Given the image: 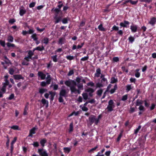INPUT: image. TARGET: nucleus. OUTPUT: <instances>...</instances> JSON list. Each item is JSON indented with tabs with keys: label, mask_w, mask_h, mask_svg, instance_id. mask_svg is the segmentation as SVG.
I'll list each match as a JSON object with an SVG mask.
<instances>
[{
	"label": "nucleus",
	"mask_w": 156,
	"mask_h": 156,
	"mask_svg": "<svg viewBox=\"0 0 156 156\" xmlns=\"http://www.w3.org/2000/svg\"><path fill=\"white\" fill-rule=\"evenodd\" d=\"M65 84L67 86L70 87V90L72 92L77 93L80 94V91L77 90L76 88V83L74 80H69L65 82Z\"/></svg>",
	"instance_id": "f257e3e1"
},
{
	"label": "nucleus",
	"mask_w": 156,
	"mask_h": 156,
	"mask_svg": "<svg viewBox=\"0 0 156 156\" xmlns=\"http://www.w3.org/2000/svg\"><path fill=\"white\" fill-rule=\"evenodd\" d=\"M101 80L96 84V87H100L106 85L108 84L107 80L105 78V76L101 74Z\"/></svg>",
	"instance_id": "f03ea898"
},
{
	"label": "nucleus",
	"mask_w": 156,
	"mask_h": 156,
	"mask_svg": "<svg viewBox=\"0 0 156 156\" xmlns=\"http://www.w3.org/2000/svg\"><path fill=\"white\" fill-rule=\"evenodd\" d=\"M115 107V105L113 101L110 100L108 102V105L106 108V109L108 112H111L113 110Z\"/></svg>",
	"instance_id": "7ed1b4c3"
},
{
	"label": "nucleus",
	"mask_w": 156,
	"mask_h": 156,
	"mask_svg": "<svg viewBox=\"0 0 156 156\" xmlns=\"http://www.w3.org/2000/svg\"><path fill=\"white\" fill-rule=\"evenodd\" d=\"M101 118H89V122H88V124L91 126L93 123H94L95 125H97L100 119Z\"/></svg>",
	"instance_id": "20e7f679"
},
{
	"label": "nucleus",
	"mask_w": 156,
	"mask_h": 156,
	"mask_svg": "<svg viewBox=\"0 0 156 156\" xmlns=\"http://www.w3.org/2000/svg\"><path fill=\"white\" fill-rule=\"evenodd\" d=\"M37 152L41 156H48L47 151L44 150L43 148L39 149L38 150Z\"/></svg>",
	"instance_id": "39448f33"
},
{
	"label": "nucleus",
	"mask_w": 156,
	"mask_h": 156,
	"mask_svg": "<svg viewBox=\"0 0 156 156\" xmlns=\"http://www.w3.org/2000/svg\"><path fill=\"white\" fill-rule=\"evenodd\" d=\"M26 12V10L23 6H22L20 8L19 14L20 16H23Z\"/></svg>",
	"instance_id": "423d86ee"
},
{
	"label": "nucleus",
	"mask_w": 156,
	"mask_h": 156,
	"mask_svg": "<svg viewBox=\"0 0 156 156\" xmlns=\"http://www.w3.org/2000/svg\"><path fill=\"white\" fill-rule=\"evenodd\" d=\"M37 128L35 127H34L31 129L30 131L28 136L32 137H33V134H35L36 133L35 130Z\"/></svg>",
	"instance_id": "0eeeda50"
},
{
	"label": "nucleus",
	"mask_w": 156,
	"mask_h": 156,
	"mask_svg": "<svg viewBox=\"0 0 156 156\" xmlns=\"http://www.w3.org/2000/svg\"><path fill=\"white\" fill-rule=\"evenodd\" d=\"M68 92L65 89L62 88L60 92V96L63 97H65Z\"/></svg>",
	"instance_id": "6e6552de"
},
{
	"label": "nucleus",
	"mask_w": 156,
	"mask_h": 156,
	"mask_svg": "<svg viewBox=\"0 0 156 156\" xmlns=\"http://www.w3.org/2000/svg\"><path fill=\"white\" fill-rule=\"evenodd\" d=\"M130 29L132 32L135 33L137 31V26L135 25H132L130 26Z\"/></svg>",
	"instance_id": "1a4fd4ad"
},
{
	"label": "nucleus",
	"mask_w": 156,
	"mask_h": 156,
	"mask_svg": "<svg viewBox=\"0 0 156 156\" xmlns=\"http://www.w3.org/2000/svg\"><path fill=\"white\" fill-rule=\"evenodd\" d=\"M156 23V18L153 17L151 18L149 22V23L150 24L153 26Z\"/></svg>",
	"instance_id": "9d476101"
},
{
	"label": "nucleus",
	"mask_w": 156,
	"mask_h": 156,
	"mask_svg": "<svg viewBox=\"0 0 156 156\" xmlns=\"http://www.w3.org/2000/svg\"><path fill=\"white\" fill-rule=\"evenodd\" d=\"M38 75L39 76L42 80H44L46 77V75L41 72H38Z\"/></svg>",
	"instance_id": "9b49d317"
},
{
	"label": "nucleus",
	"mask_w": 156,
	"mask_h": 156,
	"mask_svg": "<svg viewBox=\"0 0 156 156\" xmlns=\"http://www.w3.org/2000/svg\"><path fill=\"white\" fill-rule=\"evenodd\" d=\"M15 80H23L24 78L20 75H15L13 76Z\"/></svg>",
	"instance_id": "f8f14e48"
},
{
	"label": "nucleus",
	"mask_w": 156,
	"mask_h": 156,
	"mask_svg": "<svg viewBox=\"0 0 156 156\" xmlns=\"http://www.w3.org/2000/svg\"><path fill=\"white\" fill-rule=\"evenodd\" d=\"M101 74V70L100 68H98L96 69V72L95 73V76L98 77L100 76Z\"/></svg>",
	"instance_id": "ddd939ff"
},
{
	"label": "nucleus",
	"mask_w": 156,
	"mask_h": 156,
	"mask_svg": "<svg viewBox=\"0 0 156 156\" xmlns=\"http://www.w3.org/2000/svg\"><path fill=\"white\" fill-rule=\"evenodd\" d=\"M40 142L42 147H43L45 146V144L47 142V140L45 138L43 139L40 141Z\"/></svg>",
	"instance_id": "4468645a"
},
{
	"label": "nucleus",
	"mask_w": 156,
	"mask_h": 156,
	"mask_svg": "<svg viewBox=\"0 0 156 156\" xmlns=\"http://www.w3.org/2000/svg\"><path fill=\"white\" fill-rule=\"evenodd\" d=\"M50 80H47L46 82L44 81L42 82L41 83V85L42 87H45L46 85L49 84L50 83Z\"/></svg>",
	"instance_id": "2eb2a0df"
},
{
	"label": "nucleus",
	"mask_w": 156,
	"mask_h": 156,
	"mask_svg": "<svg viewBox=\"0 0 156 156\" xmlns=\"http://www.w3.org/2000/svg\"><path fill=\"white\" fill-rule=\"evenodd\" d=\"M133 86L131 84H128L126 86V91L128 92L133 88Z\"/></svg>",
	"instance_id": "dca6fc26"
},
{
	"label": "nucleus",
	"mask_w": 156,
	"mask_h": 156,
	"mask_svg": "<svg viewBox=\"0 0 156 156\" xmlns=\"http://www.w3.org/2000/svg\"><path fill=\"white\" fill-rule=\"evenodd\" d=\"M73 131V122L71 123L69 125V133H71Z\"/></svg>",
	"instance_id": "f3484780"
},
{
	"label": "nucleus",
	"mask_w": 156,
	"mask_h": 156,
	"mask_svg": "<svg viewBox=\"0 0 156 156\" xmlns=\"http://www.w3.org/2000/svg\"><path fill=\"white\" fill-rule=\"evenodd\" d=\"M64 152L65 153H69L71 151V148L68 147H65L63 148Z\"/></svg>",
	"instance_id": "a211bd4d"
},
{
	"label": "nucleus",
	"mask_w": 156,
	"mask_h": 156,
	"mask_svg": "<svg viewBox=\"0 0 156 156\" xmlns=\"http://www.w3.org/2000/svg\"><path fill=\"white\" fill-rule=\"evenodd\" d=\"M123 133V130H121V131L120 133L119 134L118 136L117 139V142L119 141L120 140L122 135Z\"/></svg>",
	"instance_id": "6ab92c4d"
},
{
	"label": "nucleus",
	"mask_w": 156,
	"mask_h": 156,
	"mask_svg": "<svg viewBox=\"0 0 156 156\" xmlns=\"http://www.w3.org/2000/svg\"><path fill=\"white\" fill-rule=\"evenodd\" d=\"M117 87L116 85H115L114 86V87L113 88L111 89V90L110 91V92L111 94H112L114 93L115 91V90L117 89Z\"/></svg>",
	"instance_id": "aec40b11"
},
{
	"label": "nucleus",
	"mask_w": 156,
	"mask_h": 156,
	"mask_svg": "<svg viewBox=\"0 0 156 156\" xmlns=\"http://www.w3.org/2000/svg\"><path fill=\"white\" fill-rule=\"evenodd\" d=\"M141 125H139L138 127L134 131V134H137L141 128Z\"/></svg>",
	"instance_id": "412c9836"
},
{
	"label": "nucleus",
	"mask_w": 156,
	"mask_h": 156,
	"mask_svg": "<svg viewBox=\"0 0 156 156\" xmlns=\"http://www.w3.org/2000/svg\"><path fill=\"white\" fill-rule=\"evenodd\" d=\"M49 39L47 37H44L42 41V43L45 44H47L48 42Z\"/></svg>",
	"instance_id": "4be33fe9"
},
{
	"label": "nucleus",
	"mask_w": 156,
	"mask_h": 156,
	"mask_svg": "<svg viewBox=\"0 0 156 156\" xmlns=\"http://www.w3.org/2000/svg\"><path fill=\"white\" fill-rule=\"evenodd\" d=\"M57 56L56 55L53 56H51V58L53 60V61L55 62H56L58 61L57 58Z\"/></svg>",
	"instance_id": "5701e85b"
},
{
	"label": "nucleus",
	"mask_w": 156,
	"mask_h": 156,
	"mask_svg": "<svg viewBox=\"0 0 156 156\" xmlns=\"http://www.w3.org/2000/svg\"><path fill=\"white\" fill-rule=\"evenodd\" d=\"M11 128L14 130H19V127L17 125H14L11 127Z\"/></svg>",
	"instance_id": "b1692460"
},
{
	"label": "nucleus",
	"mask_w": 156,
	"mask_h": 156,
	"mask_svg": "<svg viewBox=\"0 0 156 156\" xmlns=\"http://www.w3.org/2000/svg\"><path fill=\"white\" fill-rule=\"evenodd\" d=\"M79 113V112H73L69 115V117L73 115H74L75 116H76L78 115Z\"/></svg>",
	"instance_id": "393cba45"
},
{
	"label": "nucleus",
	"mask_w": 156,
	"mask_h": 156,
	"mask_svg": "<svg viewBox=\"0 0 156 156\" xmlns=\"http://www.w3.org/2000/svg\"><path fill=\"white\" fill-rule=\"evenodd\" d=\"M128 40L130 42L132 43L134 41V38L131 36L129 37Z\"/></svg>",
	"instance_id": "a878e982"
},
{
	"label": "nucleus",
	"mask_w": 156,
	"mask_h": 156,
	"mask_svg": "<svg viewBox=\"0 0 156 156\" xmlns=\"http://www.w3.org/2000/svg\"><path fill=\"white\" fill-rule=\"evenodd\" d=\"M98 28L101 31H105V29L103 27L102 24H100L98 26Z\"/></svg>",
	"instance_id": "bb28decb"
},
{
	"label": "nucleus",
	"mask_w": 156,
	"mask_h": 156,
	"mask_svg": "<svg viewBox=\"0 0 156 156\" xmlns=\"http://www.w3.org/2000/svg\"><path fill=\"white\" fill-rule=\"evenodd\" d=\"M41 102L43 104H44V105L46 104L47 107L48 106V102L46 100L44 99H43L41 100Z\"/></svg>",
	"instance_id": "cd10ccee"
},
{
	"label": "nucleus",
	"mask_w": 156,
	"mask_h": 156,
	"mask_svg": "<svg viewBox=\"0 0 156 156\" xmlns=\"http://www.w3.org/2000/svg\"><path fill=\"white\" fill-rule=\"evenodd\" d=\"M49 95H50L51 97V100H52L53 99L55 95V94L51 91H50L49 92Z\"/></svg>",
	"instance_id": "c85d7f7f"
},
{
	"label": "nucleus",
	"mask_w": 156,
	"mask_h": 156,
	"mask_svg": "<svg viewBox=\"0 0 156 156\" xmlns=\"http://www.w3.org/2000/svg\"><path fill=\"white\" fill-rule=\"evenodd\" d=\"M98 145L95 146L94 148H92L91 149L88 151V153H90L91 152H93L94 151L96 150L98 148Z\"/></svg>",
	"instance_id": "c756f323"
},
{
	"label": "nucleus",
	"mask_w": 156,
	"mask_h": 156,
	"mask_svg": "<svg viewBox=\"0 0 156 156\" xmlns=\"http://www.w3.org/2000/svg\"><path fill=\"white\" fill-rule=\"evenodd\" d=\"M111 83H114L116 82L117 81V80L114 77H112L111 79Z\"/></svg>",
	"instance_id": "7c9ffc66"
},
{
	"label": "nucleus",
	"mask_w": 156,
	"mask_h": 156,
	"mask_svg": "<svg viewBox=\"0 0 156 156\" xmlns=\"http://www.w3.org/2000/svg\"><path fill=\"white\" fill-rule=\"evenodd\" d=\"M36 49L37 50L40 51H42L44 50V47L42 46L41 47L40 46H38L36 48Z\"/></svg>",
	"instance_id": "2f4dec72"
},
{
	"label": "nucleus",
	"mask_w": 156,
	"mask_h": 156,
	"mask_svg": "<svg viewBox=\"0 0 156 156\" xmlns=\"http://www.w3.org/2000/svg\"><path fill=\"white\" fill-rule=\"evenodd\" d=\"M77 86L78 88V90H79L80 91V90H83V85L82 84H79L77 85Z\"/></svg>",
	"instance_id": "473e14b6"
},
{
	"label": "nucleus",
	"mask_w": 156,
	"mask_h": 156,
	"mask_svg": "<svg viewBox=\"0 0 156 156\" xmlns=\"http://www.w3.org/2000/svg\"><path fill=\"white\" fill-rule=\"evenodd\" d=\"M31 37L33 39L34 41H37V35L36 34H33L31 36Z\"/></svg>",
	"instance_id": "72a5a7b5"
},
{
	"label": "nucleus",
	"mask_w": 156,
	"mask_h": 156,
	"mask_svg": "<svg viewBox=\"0 0 156 156\" xmlns=\"http://www.w3.org/2000/svg\"><path fill=\"white\" fill-rule=\"evenodd\" d=\"M7 140L6 143V144L7 147V148H8L9 146V139L8 136H7Z\"/></svg>",
	"instance_id": "f704fd0d"
},
{
	"label": "nucleus",
	"mask_w": 156,
	"mask_h": 156,
	"mask_svg": "<svg viewBox=\"0 0 156 156\" xmlns=\"http://www.w3.org/2000/svg\"><path fill=\"white\" fill-rule=\"evenodd\" d=\"M13 40V37L11 36H10L8 37V41L9 42H12Z\"/></svg>",
	"instance_id": "c9c22d12"
},
{
	"label": "nucleus",
	"mask_w": 156,
	"mask_h": 156,
	"mask_svg": "<svg viewBox=\"0 0 156 156\" xmlns=\"http://www.w3.org/2000/svg\"><path fill=\"white\" fill-rule=\"evenodd\" d=\"M85 91L87 92H90V93H92L94 92V90L91 88H89L87 89Z\"/></svg>",
	"instance_id": "e433bc0d"
},
{
	"label": "nucleus",
	"mask_w": 156,
	"mask_h": 156,
	"mask_svg": "<svg viewBox=\"0 0 156 156\" xmlns=\"http://www.w3.org/2000/svg\"><path fill=\"white\" fill-rule=\"evenodd\" d=\"M47 91V90L44 88H41L39 89V92L41 94H42Z\"/></svg>",
	"instance_id": "4c0bfd02"
},
{
	"label": "nucleus",
	"mask_w": 156,
	"mask_h": 156,
	"mask_svg": "<svg viewBox=\"0 0 156 156\" xmlns=\"http://www.w3.org/2000/svg\"><path fill=\"white\" fill-rule=\"evenodd\" d=\"M82 96L84 99L86 100L88 98L87 94L86 93H83Z\"/></svg>",
	"instance_id": "58836bf2"
},
{
	"label": "nucleus",
	"mask_w": 156,
	"mask_h": 156,
	"mask_svg": "<svg viewBox=\"0 0 156 156\" xmlns=\"http://www.w3.org/2000/svg\"><path fill=\"white\" fill-rule=\"evenodd\" d=\"M28 54V56L29 57V58H31L32 56L34 55V52H32V51H29Z\"/></svg>",
	"instance_id": "ea45409f"
},
{
	"label": "nucleus",
	"mask_w": 156,
	"mask_h": 156,
	"mask_svg": "<svg viewBox=\"0 0 156 156\" xmlns=\"http://www.w3.org/2000/svg\"><path fill=\"white\" fill-rule=\"evenodd\" d=\"M32 144L34 147H38L39 146V144L38 142H34Z\"/></svg>",
	"instance_id": "a19ab883"
},
{
	"label": "nucleus",
	"mask_w": 156,
	"mask_h": 156,
	"mask_svg": "<svg viewBox=\"0 0 156 156\" xmlns=\"http://www.w3.org/2000/svg\"><path fill=\"white\" fill-rule=\"evenodd\" d=\"M66 58L68 60H71L74 58V57L73 56L68 55L66 56Z\"/></svg>",
	"instance_id": "79ce46f5"
},
{
	"label": "nucleus",
	"mask_w": 156,
	"mask_h": 156,
	"mask_svg": "<svg viewBox=\"0 0 156 156\" xmlns=\"http://www.w3.org/2000/svg\"><path fill=\"white\" fill-rule=\"evenodd\" d=\"M17 139V138L16 137H15L14 138L13 140L12 141L11 143V145L13 146V144L14 143L16 142Z\"/></svg>",
	"instance_id": "37998d69"
},
{
	"label": "nucleus",
	"mask_w": 156,
	"mask_h": 156,
	"mask_svg": "<svg viewBox=\"0 0 156 156\" xmlns=\"http://www.w3.org/2000/svg\"><path fill=\"white\" fill-rule=\"evenodd\" d=\"M14 72V69L13 68H10L9 70V73L11 75L13 74Z\"/></svg>",
	"instance_id": "c03bdc74"
},
{
	"label": "nucleus",
	"mask_w": 156,
	"mask_h": 156,
	"mask_svg": "<svg viewBox=\"0 0 156 156\" xmlns=\"http://www.w3.org/2000/svg\"><path fill=\"white\" fill-rule=\"evenodd\" d=\"M60 10L58 8H53L52 9L51 11H52L54 10L55 12L57 13H58L60 11Z\"/></svg>",
	"instance_id": "a18cd8bd"
},
{
	"label": "nucleus",
	"mask_w": 156,
	"mask_h": 156,
	"mask_svg": "<svg viewBox=\"0 0 156 156\" xmlns=\"http://www.w3.org/2000/svg\"><path fill=\"white\" fill-rule=\"evenodd\" d=\"M128 97V95H125L124 96H123L122 98V100L123 101H125L127 100Z\"/></svg>",
	"instance_id": "49530a36"
},
{
	"label": "nucleus",
	"mask_w": 156,
	"mask_h": 156,
	"mask_svg": "<svg viewBox=\"0 0 156 156\" xmlns=\"http://www.w3.org/2000/svg\"><path fill=\"white\" fill-rule=\"evenodd\" d=\"M88 58H89V57L88 56H85L84 57L82 58L81 59V60L82 61H84L87 60L88 59Z\"/></svg>",
	"instance_id": "de8ad7c7"
},
{
	"label": "nucleus",
	"mask_w": 156,
	"mask_h": 156,
	"mask_svg": "<svg viewBox=\"0 0 156 156\" xmlns=\"http://www.w3.org/2000/svg\"><path fill=\"white\" fill-rule=\"evenodd\" d=\"M76 82L78 83H80L82 80V78L79 77H76Z\"/></svg>",
	"instance_id": "09e8293b"
},
{
	"label": "nucleus",
	"mask_w": 156,
	"mask_h": 156,
	"mask_svg": "<svg viewBox=\"0 0 156 156\" xmlns=\"http://www.w3.org/2000/svg\"><path fill=\"white\" fill-rule=\"evenodd\" d=\"M102 92V89H100L97 91V93L98 95L101 96Z\"/></svg>",
	"instance_id": "8fccbe9b"
},
{
	"label": "nucleus",
	"mask_w": 156,
	"mask_h": 156,
	"mask_svg": "<svg viewBox=\"0 0 156 156\" xmlns=\"http://www.w3.org/2000/svg\"><path fill=\"white\" fill-rule=\"evenodd\" d=\"M6 44H7V46L9 47H14L15 46V45L14 44H12L10 43H7Z\"/></svg>",
	"instance_id": "3c124183"
},
{
	"label": "nucleus",
	"mask_w": 156,
	"mask_h": 156,
	"mask_svg": "<svg viewBox=\"0 0 156 156\" xmlns=\"http://www.w3.org/2000/svg\"><path fill=\"white\" fill-rule=\"evenodd\" d=\"M138 1L137 0L136 1H133L132 0H130V2L132 5H135L138 2Z\"/></svg>",
	"instance_id": "603ef678"
},
{
	"label": "nucleus",
	"mask_w": 156,
	"mask_h": 156,
	"mask_svg": "<svg viewBox=\"0 0 156 156\" xmlns=\"http://www.w3.org/2000/svg\"><path fill=\"white\" fill-rule=\"evenodd\" d=\"M88 86H90L91 87H93L94 85V83L92 82H90L88 83L87 84Z\"/></svg>",
	"instance_id": "864d4df0"
},
{
	"label": "nucleus",
	"mask_w": 156,
	"mask_h": 156,
	"mask_svg": "<svg viewBox=\"0 0 156 156\" xmlns=\"http://www.w3.org/2000/svg\"><path fill=\"white\" fill-rule=\"evenodd\" d=\"M0 44L3 47H5V41H2V40H0Z\"/></svg>",
	"instance_id": "5fc2aeb1"
},
{
	"label": "nucleus",
	"mask_w": 156,
	"mask_h": 156,
	"mask_svg": "<svg viewBox=\"0 0 156 156\" xmlns=\"http://www.w3.org/2000/svg\"><path fill=\"white\" fill-rule=\"evenodd\" d=\"M35 5V2H32L30 3L29 5V7L30 8H32Z\"/></svg>",
	"instance_id": "6e6d98bb"
},
{
	"label": "nucleus",
	"mask_w": 156,
	"mask_h": 156,
	"mask_svg": "<svg viewBox=\"0 0 156 156\" xmlns=\"http://www.w3.org/2000/svg\"><path fill=\"white\" fill-rule=\"evenodd\" d=\"M16 22V20L14 19H11L9 20V23L12 24Z\"/></svg>",
	"instance_id": "4d7b16f0"
},
{
	"label": "nucleus",
	"mask_w": 156,
	"mask_h": 156,
	"mask_svg": "<svg viewBox=\"0 0 156 156\" xmlns=\"http://www.w3.org/2000/svg\"><path fill=\"white\" fill-rule=\"evenodd\" d=\"M55 24L58 23L60 20L61 19L59 17H56L55 18Z\"/></svg>",
	"instance_id": "13d9d810"
},
{
	"label": "nucleus",
	"mask_w": 156,
	"mask_h": 156,
	"mask_svg": "<svg viewBox=\"0 0 156 156\" xmlns=\"http://www.w3.org/2000/svg\"><path fill=\"white\" fill-rule=\"evenodd\" d=\"M6 87V86H5L3 85L2 88L1 90L2 92H3V93H5V91Z\"/></svg>",
	"instance_id": "bf43d9fd"
},
{
	"label": "nucleus",
	"mask_w": 156,
	"mask_h": 156,
	"mask_svg": "<svg viewBox=\"0 0 156 156\" xmlns=\"http://www.w3.org/2000/svg\"><path fill=\"white\" fill-rule=\"evenodd\" d=\"M37 30L40 32H42L45 30L44 28L40 29L38 27L36 28Z\"/></svg>",
	"instance_id": "052dcab7"
},
{
	"label": "nucleus",
	"mask_w": 156,
	"mask_h": 156,
	"mask_svg": "<svg viewBox=\"0 0 156 156\" xmlns=\"http://www.w3.org/2000/svg\"><path fill=\"white\" fill-rule=\"evenodd\" d=\"M113 60L115 62H117L119 61V58L118 57H115L113 58Z\"/></svg>",
	"instance_id": "680f3d73"
},
{
	"label": "nucleus",
	"mask_w": 156,
	"mask_h": 156,
	"mask_svg": "<svg viewBox=\"0 0 156 156\" xmlns=\"http://www.w3.org/2000/svg\"><path fill=\"white\" fill-rule=\"evenodd\" d=\"M74 73V72L73 70H70L69 72L68 75V76H71L73 75Z\"/></svg>",
	"instance_id": "e2e57ef3"
},
{
	"label": "nucleus",
	"mask_w": 156,
	"mask_h": 156,
	"mask_svg": "<svg viewBox=\"0 0 156 156\" xmlns=\"http://www.w3.org/2000/svg\"><path fill=\"white\" fill-rule=\"evenodd\" d=\"M113 30H118L119 29V27L115 25L113 26L112 27Z\"/></svg>",
	"instance_id": "0e129e2a"
},
{
	"label": "nucleus",
	"mask_w": 156,
	"mask_h": 156,
	"mask_svg": "<svg viewBox=\"0 0 156 156\" xmlns=\"http://www.w3.org/2000/svg\"><path fill=\"white\" fill-rule=\"evenodd\" d=\"M14 97V95L13 94H11L8 98V99L10 100L12 99Z\"/></svg>",
	"instance_id": "69168bd1"
},
{
	"label": "nucleus",
	"mask_w": 156,
	"mask_h": 156,
	"mask_svg": "<svg viewBox=\"0 0 156 156\" xmlns=\"http://www.w3.org/2000/svg\"><path fill=\"white\" fill-rule=\"evenodd\" d=\"M31 58H29V57L28 56L25 57L24 58V60H25L26 61L28 62L29 61L30 59H31Z\"/></svg>",
	"instance_id": "338daca9"
},
{
	"label": "nucleus",
	"mask_w": 156,
	"mask_h": 156,
	"mask_svg": "<svg viewBox=\"0 0 156 156\" xmlns=\"http://www.w3.org/2000/svg\"><path fill=\"white\" fill-rule=\"evenodd\" d=\"M111 153V151H107L105 152V154L106 156H109L110 155Z\"/></svg>",
	"instance_id": "774afa93"
}]
</instances>
